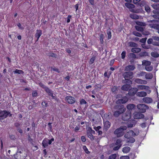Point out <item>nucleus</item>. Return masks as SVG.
<instances>
[{"instance_id": "1", "label": "nucleus", "mask_w": 159, "mask_h": 159, "mask_svg": "<svg viewBox=\"0 0 159 159\" xmlns=\"http://www.w3.org/2000/svg\"><path fill=\"white\" fill-rule=\"evenodd\" d=\"M139 133L138 131L134 133L133 131L130 130L125 133L124 137L125 138L129 139V140H127L128 143H132L135 141V139L133 138V137L138 135Z\"/></svg>"}, {"instance_id": "2", "label": "nucleus", "mask_w": 159, "mask_h": 159, "mask_svg": "<svg viewBox=\"0 0 159 159\" xmlns=\"http://www.w3.org/2000/svg\"><path fill=\"white\" fill-rule=\"evenodd\" d=\"M133 72L132 71L124 72L122 74V76L124 78L125 80H123L122 83L124 84L128 83L129 84H132V81L130 80V79H131L133 78Z\"/></svg>"}, {"instance_id": "3", "label": "nucleus", "mask_w": 159, "mask_h": 159, "mask_svg": "<svg viewBox=\"0 0 159 159\" xmlns=\"http://www.w3.org/2000/svg\"><path fill=\"white\" fill-rule=\"evenodd\" d=\"M127 127L125 126H121L120 127L116 129L114 132V134L117 137L122 136L124 134V131L127 129Z\"/></svg>"}, {"instance_id": "4", "label": "nucleus", "mask_w": 159, "mask_h": 159, "mask_svg": "<svg viewBox=\"0 0 159 159\" xmlns=\"http://www.w3.org/2000/svg\"><path fill=\"white\" fill-rule=\"evenodd\" d=\"M26 157V154L23 151L19 148H18L16 153L14 155L16 159H24Z\"/></svg>"}, {"instance_id": "5", "label": "nucleus", "mask_w": 159, "mask_h": 159, "mask_svg": "<svg viewBox=\"0 0 159 159\" xmlns=\"http://www.w3.org/2000/svg\"><path fill=\"white\" fill-rule=\"evenodd\" d=\"M9 114L10 116H11V114H10L9 111H0V120H3Z\"/></svg>"}, {"instance_id": "6", "label": "nucleus", "mask_w": 159, "mask_h": 159, "mask_svg": "<svg viewBox=\"0 0 159 159\" xmlns=\"http://www.w3.org/2000/svg\"><path fill=\"white\" fill-rule=\"evenodd\" d=\"M137 107L139 111L141 112H144L148 108V107L144 104H140L137 105Z\"/></svg>"}, {"instance_id": "7", "label": "nucleus", "mask_w": 159, "mask_h": 159, "mask_svg": "<svg viewBox=\"0 0 159 159\" xmlns=\"http://www.w3.org/2000/svg\"><path fill=\"white\" fill-rule=\"evenodd\" d=\"M54 141V139L52 138L49 140L47 138L44 139L42 142V145L44 148H45L48 146V144H51L52 142Z\"/></svg>"}, {"instance_id": "8", "label": "nucleus", "mask_w": 159, "mask_h": 159, "mask_svg": "<svg viewBox=\"0 0 159 159\" xmlns=\"http://www.w3.org/2000/svg\"><path fill=\"white\" fill-rule=\"evenodd\" d=\"M131 117L130 112L129 111L122 115V119L124 121H127L131 118Z\"/></svg>"}, {"instance_id": "9", "label": "nucleus", "mask_w": 159, "mask_h": 159, "mask_svg": "<svg viewBox=\"0 0 159 159\" xmlns=\"http://www.w3.org/2000/svg\"><path fill=\"white\" fill-rule=\"evenodd\" d=\"M65 100L68 103L72 104L75 102L76 100L75 98L71 96H67L65 98Z\"/></svg>"}, {"instance_id": "10", "label": "nucleus", "mask_w": 159, "mask_h": 159, "mask_svg": "<svg viewBox=\"0 0 159 159\" xmlns=\"http://www.w3.org/2000/svg\"><path fill=\"white\" fill-rule=\"evenodd\" d=\"M125 111V108L122 107L120 108L119 110L116 111L114 112L113 115L116 117H118L120 115L122 114Z\"/></svg>"}, {"instance_id": "11", "label": "nucleus", "mask_w": 159, "mask_h": 159, "mask_svg": "<svg viewBox=\"0 0 159 159\" xmlns=\"http://www.w3.org/2000/svg\"><path fill=\"white\" fill-rule=\"evenodd\" d=\"M151 23L149 25V26L151 28L156 29L157 30L159 28V25L156 24L155 23L157 22L156 20H151L150 21Z\"/></svg>"}, {"instance_id": "12", "label": "nucleus", "mask_w": 159, "mask_h": 159, "mask_svg": "<svg viewBox=\"0 0 159 159\" xmlns=\"http://www.w3.org/2000/svg\"><path fill=\"white\" fill-rule=\"evenodd\" d=\"M121 142L122 141L120 139H117L115 143V145L116 146L113 148V150L114 151L118 150L122 146Z\"/></svg>"}, {"instance_id": "13", "label": "nucleus", "mask_w": 159, "mask_h": 159, "mask_svg": "<svg viewBox=\"0 0 159 159\" xmlns=\"http://www.w3.org/2000/svg\"><path fill=\"white\" fill-rule=\"evenodd\" d=\"M144 117V115L139 112H136L134 114V118L135 119H140L143 118Z\"/></svg>"}, {"instance_id": "14", "label": "nucleus", "mask_w": 159, "mask_h": 159, "mask_svg": "<svg viewBox=\"0 0 159 159\" xmlns=\"http://www.w3.org/2000/svg\"><path fill=\"white\" fill-rule=\"evenodd\" d=\"M153 39L152 38L149 39L147 40V43L148 44H152L153 45L159 46V42H155L153 41Z\"/></svg>"}, {"instance_id": "15", "label": "nucleus", "mask_w": 159, "mask_h": 159, "mask_svg": "<svg viewBox=\"0 0 159 159\" xmlns=\"http://www.w3.org/2000/svg\"><path fill=\"white\" fill-rule=\"evenodd\" d=\"M128 101V99L127 97H125L122 98L118 100L116 102L117 104L125 103Z\"/></svg>"}, {"instance_id": "16", "label": "nucleus", "mask_w": 159, "mask_h": 159, "mask_svg": "<svg viewBox=\"0 0 159 159\" xmlns=\"http://www.w3.org/2000/svg\"><path fill=\"white\" fill-rule=\"evenodd\" d=\"M134 81L136 83L140 84H146L147 83L146 80L139 79H135L134 80Z\"/></svg>"}, {"instance_id": "17", "label": "nucleus", "mask_w": 159, "mask_h": 159, "mask_svg": "<svg viewBox=\"0 0 159 159\" xmlns=\"http://www.w3.org/2000/svg\"><path fill=\"white\" fill-rule=\"evenodd\" d=\"M135 66L134 65H129L125 67V71H133L135 69Z\"/></svg>"}, {"instance_id": "18", "label": "nucleus", "mask_w": 159, "mask_h": 159, "mask_svg": "<svg viewBox=\"0 0 159 159\" xmlns=\"http://www.w3.org/2000/svg\"><path fill=\"white\" fill-rule=\"evenodd\" d=\"M42 31L40 30H36V33L35 34V37L37 38V40L38 41L42 34Z\"/></svg>"}, {"instance_id": "19", "label": "nucleus", "mask_w": 159, "mask_h": 159, "mask_svg": "<svg viewBox=\"0 0 159 159\" xmlns=\"http://www.w3.org/2000/svg\"><path fill=\"white\" fill-rule=\"evenodd\" d=\"M111 123L109 121H106L104 123V128L105 130H107L110 127Z\"/></svg>"}, {"instance_id": "20", "label": "nucleus", "mask_w": 159, "mask_h": 159, "mask_svg": "<svg viewBox=\"0 0 159 159\" xmlns=\"http://www.w3.org/2000/svg\"><path fill=\"white\" fill-rule=\"evenodd\" d=\"M143 100L144 102L147 103H150L152 102V99L149 97H145L143 98Z\"/></svg>"}, {"instance_id": "21", "label": "nucleus", "mask_w": 159, "mask_h": 159, "mask_svg": "<svg viewBox=\"0 0 159 159\" xmlns=\"http://www.w3.org/2000/svg\"><path fill=\"white\" fill-rule=\"evenodd\" d=\"M136 95L139 97H144L147 95V93L144 91L139 92L137 93Z\"/></svg>"}, {"instance_id": "22", "label": "nucleus", "mask_w": 159, "mask_h": 159, "mask_svg": "<svg viewBox=\"0 0 159 159\" xmlns=\"http://www.w3.org/2000/svg\"><path fill=\"white\" fill-rule=\"evenodd\" d=\"M130 88V85L129 84H126L123 85L121 89L122 90L128 91Z\"/></svg>"}, {"instance_id": "23", "label": "nucleus", "mask_w": 159, "mask_h": 159, "mask_svg": "<svg viewBox=\"0 0 159 159\" xmlns=\"http://www.w3.org/2000/svg\"><path fill=\"white\" fill-rule=\"evenodd\" d=\"M130 150V147L126 146L122 148V151L124 153H127L129 152Z\"/></svg>"}, {"instance_id": "24", "label": "nucleus", "mask_w": 159, "mask_h": 159, "mask_svg": "<svg viewBox=\"0 0 159 159\" xmlns=\"http://www.w3.org/2000/svg\"><path fill=\"white\" fill-rule=\"evenodd\" d=\"M125 6L129 9H133L135 7V6L133 4L125 3Z\"/></svg>"}, {"instance_id": "25", "label": "nucleus", "mask_w": 159, "mask_h": 159, "mask_svg": "<svg viewBox=\"0 0 159 159\" xmlns=\"http://www.w3.org/2000/svg\"><path fill=\"white\" fill-rule=\"evenodd\" d=\"M138 89H137L136 88L135 89H132L131 90H130L129 93V95H134L135 94L137 93V92L138 91Z\"/></svg>"}, {"instance_id": "26", "label": "nucleus", "mask_w": 159, "mask_h": 159, "mask_svg": "<svg viewBox=\"0 0 159 159\" xmlns=\"http://www.w3.org/2000/svg\"><path fill=\"white\" fill-rule=\"evenodd\" d=\"M131 51L133 53H139L141 52V49L139 48H133Z\"/></svg>"}, {"instance_id": "27", "label": "nucleus", "mask_w": 159, "mask_h": 159, "mask_svg": "<svg viewBox=\"0 0 159 159\" xmlns=\"http://www.w3.org/2000/svg\"><path fill=\"white\" fill-rule=\"evenodd\" d=\"M87 134L88 137L91 140H93L94 139V137L90 131L88 130L87 131Z\"/></svg>"}, {"instance_id": "28", "label": "nucleus", "mask_w": 159, "mask_h": 159, "mask_svg": "<svg viewBox=\"0 0 159 159\" xmlns=\"http://www.w3.org/2000/svg\"><path fill=\"white\" fill-rule=\"evenodd\" d=\"M145 75V78L147 79H152L153 77V75L151 73H148L147 74L146 73Z\"/></svg>"}, {"instance_id": "29", "label": "nucleus", "mask_w": 159, "mask_h": 159, "mask_svg": "<svg viewBox=\"0 0 159 159\" xmlns=\"http://www.w3.org/2000/svg\"><path fill=\"white\" fill-rule=\"evenodd\" d=\"M130 17L133 19L136 20L139 18V16L135 14H131L130 15Z\"/></svg>"}, {"instance_id": "30", "label": "nucleus", "mask_w": 159, "mask_h": 159, "mask_svg": "<svg viewBox=\"0 0 159 159\" xmlns=\"http://www.w3.org/2000/svg\"><path fill=\"white\" fill-rule=\"evenodd\" d=\"M135 107L134 104H129L127 106V108L129 110L134 109Z\"/></svg>"}, {"instance_id": "31", "label": "nucleus", "mask_w": 159, "mask_h": 159, "mask_svg": "<svg viewBox=\"0 0 159 159\" xmlns=\"http://www.w3.org/2000/svg\"><path fill=\"white\" fill-rule=\"evenodd\" d=\"M142 65H143L145 66H150L151 64V62L150 61L146 60H143L142 61Z\"/></svg>"}, {"instance_id": "32", "label": "nucleus", "mask_w": 159, "mask_h": 159, "mask_svg": "<svg viewBox=\"0 0 159 159\" xmlns=\"http://www.w3.org/2000/svg\"><path fill=\"white\" fill-rule=\"evenodd\" d=\"M45 90L46 92L48 93L49 95H52V92L48 87H47L46 88H45Z\"/></svg>"}, {"instance_id": "33", "label": "nucleus", "mask_w": 159, "mask_h": 159, "mask_svg": "<svg viewBox=\"0 0 159 159\" xmlns=\"http://www.w3.org/2000/svg\"><path fill=\"white\" fill-rule=\"evenodd\" d=\"M152 7L155 9H159V4L155 3L152 5Z\"/></svg>"}, {"instance_id": "34", "label": "nucleus", "mask_w": 159, "mask_h": 159, "mask_svg": "<svg viewBox=\"0 0 159 159\" xmlns=\"http://www.w3.org/2000/svg\"><path fill=\"white\" fill-rule=\"evenodd\" d=\"M135 23L137 25L139 26H144L146 25L145 23L139 21H136Z\"/></svg>"}, {"instance_id": "35", "label": "nucleus", "mask_w": 159, "mask_h": 159, "mask_svg": "<svg viewBox=\"0 0 159 159\" xmlns=\"http://www.w3.org/2000/svg\"><path fill=\"white\" fill-rule=\"evenodd\" d=\"M145 70L148 71H151L153 69V67L152 66H145Z\"/></svg>"}, {"instance_id": "36", "label": "nucleus", "mask_w": 159, "mask_h": 159, "mask_svg": "<svg viewBox=\"0 0 159 159\" xmlns=\"http://www.w3.org/2000/svg\"><path fill=\"white\" fill-rule=\"evenodd\" d=\"M148 53L146 52H141L139 54V55L141 57L148 56Z\"/></svg>"}, {"instance_id": "37", "label": "nucleus", "mask_w": 159, "mask_h": 159, "mask_svg": "<svg viewBox=\"0 0 159 159\" xmlns=\"http://www.w3.org/2000/svg\"><path fill=\"white\" fill-rule=\"evenodd\" d=\"M13 72L14 74H23L24 73V72L22 70L18 69H16Z\"/></svg>"}, {"instance_id": "38", "label": "nucleus", "mask_w": 159, "mask_h": 159, "mask_svg": "<svg viewBox=\"0 0 159 159\" xmlns=\"http://www.w3.org/2000/svg\"><path fill=\"white\" fill-rule=\"evenodd\" d=\"M151 56L154 57H159V55L156 52H152L151 53Z\"/></svg>"}, {"instance_id": "39", "label": "nucleus", "mask_w": 159, "mask_h": 159, "mask_svg": "<svg viewBox=\"0 0 159 159\" xmlns=\"http://www.w3.org/2000/svg\"><path fill=\"white\" fill-rule=\"evenodd\" d=\"M135 29L138 31L143 32V27L139 26H135Z\"/></svg>"}, {"instance_id": "40", "label": "nucleus", "mask_w": 159, "mask_h": 159, "mask_svg": "<svg viewBox=\"0 0 159 159\" xmlns=\"http://www.w3.org/2000/svg\"><path fill=\"white\" fill-rule=\"evenodd\" d=\"M107 34L108 35V39H110L111 37V31L110 29H108L107 30Z\"/></svg>"}, {"instance_id": "41", "label": "nucleus", "mask_w": 159, "mask_h": 159, "mask_svg": "<svg viewBox=\"0 0 159 159\" xmlns=\"http://www.w3.org/2000/svg\"><path fill=\"white\" fill-rule=\"evenodd\" d=\"M129 46L131 47H137L138 45L135 43L131 42L129 43Z\"/></svg>"}, {"instance_id": "42", "label": "nucleus", "mask_w": 159, "mask_h": 159, "mask_svg": "<svg viewBox=\"0 0 159 159\" xmlns=\"http://www.w3.org/2000/svg\"><path fill=\"white\" fill-rule=\"evenodd\" d=\"M117 157V155L116 154H113L110 155L108 158V159H116Z\"/></svg>"}, {"instance_id": "43", "label": "nucleus", "mask_w": 159, "mask_h": 159, "mask_svg": "<svg viewBox=\"0 0 159 159\" xmlns=\"http://www.w3.org/2000/svg\"><path fill=\"white\" fill-rule=\"evenodd\" d=\"M146 74V72L143 71H141L140 73H139L137 74V77H139L140 76H143L145 75Z\"/></svg>"}, {"instance_id": "44", "label": "nucleus", "mask_w": 159, "mask_h": 159, "mask_svg": "<svg viewBox=\"0 0 159 159\" xmlns=\"http://www.w3.org/2000/svg\"><path fill=\"white\" fill-rule=\"evenodd\" d=\"M133 34L134 35L138 36V37H141L142 36V34L140 33L137 32V31H134L133 32Z\"/></svg>"}, {"instance_id": "45", "label": "nucleus", "mask_w": 159, "mask_h": 159, "mask_svg": "<svg viewBox=\"0 0 159 159\" xmlns=\"http://www.w3.org/2000/svg\"><path fill=\"white\" fill-rule=\"evenodd\" d=\"M147 87V86L144 85H139L138 86V88L141 90L145 89Z\"/></svg>"}, {"instance_id": "46", "label": "nucleus", "mask_w": 159, "mask_h": 159, "mask_svg": "<svg viewBox=\"0 0 159 159\" xmlns=\"http://www.w3.org/2000/svg\"><path fill=\"white\" fill-rule=\"evenodd\" d=\"M48 56L49 57H56L57 55L52 52H50L48 53Z\"/></svg>"}, {"instance_id": "47", "label": "nucleus", "mask_w": 159, "mask_h": 159, "mask_svg": "<svg viewBox=\"0 0 159 159\" xmlns=\"http://www.w3.org/2000/svg\"><path fill=\"white\" fill-rule=\"evenodd\" d=\"M95 59V57H92L90 59V61H89V64H93L94 63Z\"/></svg>"}, {"instance_id": "48", "label": "nucleus", "mask_w": 159, "mask_h": 159, "mask_svg": "<svg viewBox=\"0 0 159 159\" xmlns=\"http://www.w3.org/2000/svg\"><path fill=\"white\" fill-rule=\"evenodd\" d=\"M83 148L86 153L87 154L89 153L90 152L88 151V148L85 146H84Z\"/></svg>"}, {"instance_id": "49", "label": "nucleus", "mask_w": 159, "mask_h": 159, "mask_svg": "<svg viewBox=\"0 0 159 159\" xmlns=\"http://www.w3.org/2000/svg\"><path fill=\"white\" fill-rule=\"evenodd\" d=\"M145 9L148 12H149L150 11V8L147 5H145Z\"/></svg>"}, {"instance_id": "50", "label": "nucleus", "mask_w": 159, "mask_h": 159, "mask_svg": "<svg viewBox=\"0 0 159 159\" xmlns=\"http://www.w3.org/2000/svg\"><path fill=\"white\" fill-rule=\"evenodd\" d=\"M129 57L133 58H135L136 57V55L134 53H130L129 54Z\"/></svg>"}, {"instance_id": "51", "label": "nucleus", "mask_w": 159, "mask_h": 159, "mask_svg": "<svg viewBox=\"0 0 159 159\" xmlns=\"http://www.w3.org/2000/svg\"><path fill=\"white\" fill-rule=\"evenodd\" d=\"M80 103L81 105H83L86 104L87 102L84 99H82L80 101Z\"/></svg>"}, {"instance_id": "52", "label": "nucleus", "mask_w": 159, "mask_h": 159, "mask_svg": "<svg viewBox=\"0 0 159 159\" xmlns=\"http://www.w3.org/2000/svg\"><path fill=\"white\" fill-rule=\"evenodd\" d=\"M101 128V127L100 126L93 127V129L97 132H98Z\"/></svg>"}, {"instance_id": "53", "label": "nucleus", "mask_w": 159, "mask_h": 159, "mask_svg": "<svg viewBox=\"0 0 159 159\" xmlns=\"http://www.w3.org/2000/svg\"><path fill=\"white\" fill-rule=\"evenodd\" d=\"M153 40L159 42V37L157 36H152Z\"/></svg>"}, {"instance_id": "54", "label": "nucleus", "mask_w": 159, "mask_h": 159, "mask_svg": "<svg viewBox=\"0 0 159 159\" xmlns=\"http://www.w3.org/2000/svg\"><path fill=\"white\" fill-rule=\"evenodd\" d=\"M104 35L102 34L100 35V40L102 43L103 42Z\"/></svg>"}, {"instance_id": "55", "label": "nucleus", "mask_w": 159, "mask_h": 159, "mask_svg": "<svg viewBox=\"0 0 159 159\" xmlns=\"http://www.w3.org/2000/svg\"><path fill=\"white\" fill-rule=\"evenodd\" d=\"M120 159H129V157L128 156H124L120 157Z\"/></svg>"}, {"instance_id": "56", "label": "nucleus", "mask_w": 159, "mask_h": 159, "mask_svg": "<svg viewBox=\"0 0 159 159\" xmlns=\"http://www.w3.org/2000/svg\"><path fill=\"white\" fill-rule=\"evenodd\" d=\"M126 54V52L125 51H123L121 54V58L122 59H124L125 56Z\"/></svg>"}, {"instance_id": "57", "label": "nucleus", "mask_w": 159, "mask_h": 159, "mask_svg": "<svg viewBox=\"0 0 159 159\" xmlns=\"http://www.w3.org/2000/svg\"><path fill=\"white\" fill-rule=\"evenodd\" d=\"M147 39V38H143V39H140V42L143 43H145L146 42Z\"/></svg>"}, {"instance_id": "58", "label": "nucleus", "mask_w": 159, "mask_h": 159, "mask_svg": "<svg viewBox=\"0 0 159 159\" xmlns=\"http://www.w3.org/2000/svg\"><path fill=\"white\" fill-rule=\"evenodd\" d=\"M146 5V2L145 1H142L140 3V5L141 7H142L143 6H144Z\"/></svg>"}, {"instance_id": "59", "label": "nucleus", "mask_w": 159, "mask_h": 159, "mask_svg": "<svg viewBox=\"0 0 159 159\" xmlns=\"http://www.w3.org/2000/svg\"><path fill=\"white\" fill-rule=\"evenodd\" d=\"M41 105L43 107H46L47 106V103L45 102H42Z\"/></svg>"}, {"instance_id": "60", "label": "nucleus", "mask_w": 159, "mask_h": 159, "mask_svg": "<svg viewBox=\"0 0 159 159\" xmlns=\"http://www.w3.org/2000/svg\"><path fill=\"white\" fill-rule=\"evenodd\" d=\"M39 85L41 87L43 88H44V89H45V88H46L47 87L45 86L42 83L40 82L39 83Z\"/></svg>"}, {"instance_id": "61", "label": "nucleus", "mask_w": 159, "mask_h": 159, "mask_svg": "<svg viewBox=\"0 0 159 159\" xmlns=\"http://www.w3.org/2000/svg\"><path fill=\"white\" fill-rule=\"evenodd\" d=\"M90 132V133L92 134H95V131L94 130L92 129V128H89V129L88 130Z\"/></svg>"}, {"instance_id": "62", "label": "nucleus", "mask_w": 159, "mask_h": 159, "mask_svg": "<svg viewBox=\"0 0 159 159\" xmlns=\"http://www.w3.org/2000/svg\"><path fill=\"white\" fill-rule=\"evenodd\" d=\"M17 26L19 27V28L21 30H23L24 29V28L22 26H21V25L20 24V23H18V24H17Z\"/></svg>"}, {"instance_id": "63", "label": "nucleus", "mask_w": 159, "mask_h": 159, "mask_svg": "<svg viewBox=\"0 0 159 159\" xmlns=\"http://www.w3.org/2000/svg\"><path fill=\"white\" fill-rule=\"evenodd\" d=\"M37 95V93L35 91H34L32 93V96L34 97H35Z\"/></svg>"}, {"instance_id": "64", "label": "nucleus", "mask_w": 159, "mask_h": 159, "mask_svg": "<svg viewBox=\"0 0 159 159\" xmlns=\"http://www.w3.org/2000/svg\"><path fill=\"white\" fill-rule=\"evenodd\" d=\"M10 138L12 140H14L16 139L15 136L12 134L10 135Z\"/></svg>"}]
</instances>
